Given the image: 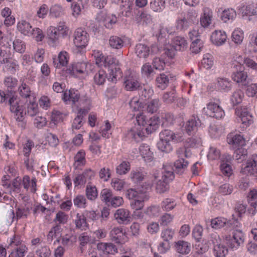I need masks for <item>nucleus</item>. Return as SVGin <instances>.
<instances>
[{"instance_id": "nucleus-36", "label": "nucleus", "mask_w": 257, "mask_h": 257, "mask_svg": "<svg viewBox=\"0 0 257 257\" xmlns=\"http://www.w3.org/2000/svg\"><path fill=\"white\" fill-rule=\"evenodd\" d=\"M74 166L75 168L84 165L86 163L85 151L83 150L78 151L74 157Z\"/></svg>"}, {"instance_id": "nucleus-58", "label": "nucleus", "mask_w": 257, "mask_h": 257, "mask_svg": "<svg viewBox=\"0 0 257 257\" xmlns=\"http://www.w3.org/2000/svg\"><path fill=\"white\" fill-rule=\"evenodd\" d=\"M233 190V186L229 184L225 183L219 187L218 192L222 195H230Z\"/></svg>"}, {"instance_id": "nucleus-44", "label": "nucleus", "mask_w": 257, "mask_h": 257, "mask_svg": "<svg viewBox=\"0 0 257 257\" xmlns=\"http://www.w3.org/2000/svg\"><path fill=\"white\" fill-rule=\"evenodd\" d=\"M235 16V11L232 9H228L222 12L221 18L224 22L226 23L230 20H233Z\"/></svg>"}, {"instance_id": "nucleus-27", "label": "nucleus", "mask_w": 257, "mask_h": 257, "mask_svg": "<svg viewBox=\"0 0 257 257\" xmlns=\"http://www.w3.org/2000/svg\"><path fill=\"white\" fill-rule=\"evenodd\" d=\"M135 52L137 55L140 58H146L149 55L150 50L147 45L139 44L136 46Z\"/></svg>"}, {"instance_id": "nucleus-38", "label": "nucleus", "mask_w": 257, "mask_h": 257, "mask_svg": "<svg viewBox=\"0 0 257 257\" xmlns=\"http://www.w3.org/2000/svg\"><path fill=\"white\" fill-rule=\"evenodd\" d=\"M192 22L193 20H190L188 17L178 19L176 22V28L179 30L186 29Z\"/></svg>"}, {"instance_id": "nucleus-31", "label": "nucleus", "mask_w": 257, "mask_h": 257, "mask_svg": "<svg viewBox=\"0 0 257 257\" xmlns=\"http://www.w3.org/2000/svg\"><path fill=\"white\" fill-rule=\"evenodd\" d=\"M86 217L85 214L77 213L75 219L76 227L81 230H85L88 227L86 222Z\"/></svg>"}, {"instance_id": "nucleus-28", "label": "nucleus", "mask_w": 257, "mask_h": 257, "mask_svg": "<svg viewBox=\"0 0 257 257\" xmlns=\"http://www.w3.org/2000/svg\"><path fill=\"white\" fill-rule=\"evenodd\" d=\"M18 30L25 35L30 36L32 30L31 24L25 20L19 21L17 25Z\"/></svg>"}, {"instance_id": "nucleus-19", "label": "nucleus", "mask_w": 257, "mask_h": 257, "mask_svg": "<svg viewBox=\"0 0 257 257\" xmlns=\"http://www.w3.org/2000/svg\"><path fill=\"white\" fill-rule=\"evenodd\" d=\"M149 195L147 192L141 193L139 198L135 199L131 202L132 207L136 210L142 209L144 206V201L148 200Z\"/></svg>"}, {"instance_id": "nucleus-18", "label": "nucleus", "mask_w": 257, "mask_h": 257, "mask_svg": "<svg viewBox=\"0 0 257 257\" xmlns=\"http://www.w3.org/2000/svg\"><path fill=\"white\" fill-rule=\"evenodd\" d=\"M110 239L117 244H122L124 234L122 230L118 227L113 228L109 233Z\"/></svg>"}, {"instance_id": "nucleus-53", "label": "nucleus", "mask_w": 257, "mask_h": 257, "mask_svg": "<svg viewBox=\"0 0 257 257\" xmlns=\"http://www.w3.org/2000/svg\"><path fill=\"white\" fill-rule=\"evenodd\" d=\"M160 105L159 99L158 98L154 99L148 103L147 110L150 113H155L158 110Z\"/></svg>"}, {"instance_id": "nucleus-8", "label": "nucleus", "mask_w": 257, "mask_h": 257, "mask_svg": "<svg viewBox=\"0 0 257 257\" xmlns=\"http://www.w3.org/2000/svg\"><path fill=\"white\" fill-rule=\"evenodd\" d=\"M94 172L91 169H86L81 174H77L73 179L75 186L84 185L87 182L89 181L94 177Z\"/></svg>"}, {"instance_id": "nucleus-26", "label": "nucleus", "mask_w": 257, "mask_h": 257, "mask_svg": "<svg viewBox=\"0 0 257 257\" xmlns=\"http://www.w3.org/2000/svg\"><path fill=\"white\" fill-rule=\"evenodd\" d=\"M12 11L9 8H5L2 10L1 15L5 18L4 24L7 26L13 25L15 22V18L13 16H11Z\"/></svg>"}, {"instance_id": "nucleus-29", "label": "nucleus", "mask_w": 257, "mask_h": 257, "mask_svg": "<svg viewBox=\"0 0 257 257\" xmlns=\"http://www.w3.org/2000/svg\"><path fill=\"white\" fill-rule=\"evenodd\" d=\"M176 50L180 51H183L187 49L188 43L184 38L176 37L174 39L173 45Z\"/></svg>"}, {"instance_id": "nucleus-49", "label": "nucleus", "mask_w": 257, "mask_h": 257, "mask_svg": "<svg viewBox=\"0 0 257 257\" xmlns=\"http://www.w3.org/2000/svg\"><path fill=\"white\" fill-rule=\"evenodd\" d=\"M247 201L250 207H257V190L250 189L248 193Z\"/></svg>"}, {"instance_id": "nucleus-2", "label": "nucleus", "mask_w": 257, "mask_h": 257, "mask_svg": "<svg viewBox=\"0 0 257 257\" xmlns=\"http://www.w3.org/2000/svg\"><path fill=\"white\" fill-rule=\"evenodd\" d=\"M103 65L108 67L111 81L116 80L117 78L121 77V72L118 65V61L112 56L105 57Z\"/></svg>"}, {"instance_id": "nucleus-1", "label": "nucleus", "mask_w": 257, "mask_h": 257, "mask_svg": "<svg viewBox=\"0 0 257 257\" xmlns=\"http://www.w3.org/2000/svg\"><path fill=\"white\" fill-rule=\"evenodd\" d=\"M164 171L162 172V178L158 180V173L154 175V181H157L156 189L159 193H162L169 189V183L174 178V175L173 169L171 167L164 168Z\"/></svg>"}, {"instance_id": "nucleus-41", "label": "nucleus", "mask_w": 257, "mask_h": 257, "mask_svg": "<svg viewBox=\"0 0 257 257\" xmlns=\"http://www.w3.org/2000/svg\"><path fill=\"white\" fill-rule=\"evenodd\" d=\"M28 252V248L25 245H21L15 250L11 252L9 257H24Z\"/></svg>"}, {"instance_id": "nucleus-64", "label": "nucleus", "mask_w": 257, "mask_h": 257, "mask_svg": "<svg viewBox=\"0 0 257 257\" xmlns=\"http://www.w3.org/2000/svg\"><path fill=\"white\" fill-rule=\"evenodd\" d=\"M136 19L138 23L143 25H146L151 21V16L144 12H142L140 15L138 16Z\"/></svg>"}, {"instance_id": "nucleus-33", "label": "nucleus", "mask_w": 257, "mask_h": 257, "mask_svg": "<svg viewBox=\"0 0 257 257\" xmlns=\"http://www.w3.org/2000/svg\"><path fill=\"white\" fill-rule=\"evenodd\" d=\"M188 165V162L183 158L176 160L174 163L175 171L180 175L182 174Z\"/></svg>"}, {"instance_id": "nucleus-13", "label": "nucleus", "mask_w": 257, "mask_h": 257, "mask_svg": "<svg viewBox=\"0 0 257 257\" xmlns=\"http://www.w3.org/2000/svg\"><path fill=\"white\" fill-rule=\"evenodd\" d=\"M201 121L197 116L192 115L187 121L185 129L187 133L191 135L197 131L198 127L201 126Z\"/></svg>"}, {"instance_id": "nucleus-59", "label": "nucleus", "mask_w": 257, "mask_h": 257, "mask_svg": "<svg viewBox=\"0 0 257 257\" xmlns=\"http://www.w3.org/2000/svg\"><path fill=\"white\" fill-rule=\"evenodd\" d=\"M163 119L162 124L164 126L172 125L174 123V117L172 114L170 113H164L161 115Z\"/></svg>"}, {"instance_id": "nucleus-62", "label": "nucleus", "mask_w": 257, "mask_h": 257, "mask_svg": "<svg viewBox=\"0 0 257 257\" xmlns=\"http://www.w3.org/2000/svg\"><path fill=\"white\" fill-rule=\"evenodd\" d=\"M203 227L199 224L195 225L192 231L193 237L197 241H199L201 239L203 234Z\"/></svg>"}, {"instance_id": "nucleus-16", "label": "nucleus", "mask_w": 257, "mask_h": 257, "mask_svg": "<svg viewBox=\"0 0 257 257\" xmlns=\"http://www.w3.org/2000/svg\"><path fill=\"white\" fill-rule=\"evenodd\" d=\"M97 249L101 251L104 254H114L118 252L116 246L112 243H98L97 245Z\"/></svg>"}, {"instance_id": "nucleus-55", "label": "nucleus", "mask_w": 257, "mask_h": 257, "mask_svg": "<svg viewBox=\"0 0 257 257\" xmlns=\"http://www.w3.org/2000/svg\"><path fill=\"white\" fill-rule=\"evenodd\" d=\"M141 70L142 74L147 77H152L155 74L153 68L149 63H146L144 64L142 67Z\"/></svg>"}, {"instance_id": "nucleus-43", "label": "nucleus", "mask_w": 257, "mask_h": 257, "mask_svg": "<svg viewBox=\"0 0 257 257\" xmlns=\"http://www.w3.org/2000/svg\"><path fill=\"white\" fill-rule=\"evenodd\" d=\"M47 35L53 43L57 44L58 43L60 35L56 29V27H50L47 30Z\"/></svg>"}, {"instance_id": "nucleus-21", "label": "nucleus", "mask_w": 257, "mask_h": 257, "mask_svg": "<svg viewBox=\"0 0 257 257\" xmlns=\"http://www.w3.org/2000/svg\"><path fill=\"white\" fill-rule=\"evenodd\" d=\"M68 53L66 51H62L59 54L58 59H53L54 65L57 68L66 66L68 64Z\"/></svg>"}, {"instance_id": "nucleus-3", "label": "nucleus", "mask_w": 257, "mask_h": 257, "mask_svg": "<svg viewBox=\"0 0 257 257\" xmlns=\"http://www.w3.org/2000/svg\"><path fill=\"white\" fill-rule=\"evenodd\" d=\"M158 117L154 116L149 119H146V117L142 113L137 115L136 120L140 125H142L148 134H150L156 131L158 127Z\"/></svg>"}, {"instance_id": "nucleus-23", "label": "nucleus", "mask_w": 257, "mask_h": 257, "mask_svg": "<svg viewBox=\"0 0 257 257\" xmlns=\"http://www.w3.org/2000/svg\"><path fill=\"white\" fill-rule=\"evenodd\" d=\"M23 98V100H21L20 97H10L8 104L10 105V110L12 112L23 107V104L27 101V97Z\"/></svg>"}, {"instance_id": "nucleus-25", "label": "nucleus", "mask_w": 257, "mask_h": 257, "mask_svg": "<svg viewBox=\"0 0 257 257\" xmlns=\"http://www.w3.org/2000/svg\"><path fill=\"white\" fill-rule=\"evenodd\" d=\"M177 251L182 254H187L191 251V244L188 242L179 240L175 245Z\"/></svg>"}, {"instance_id": "nucleus-61", "label": "nucleus", "mask_w": 257, "mask_h": 257, "mask_svg": "<svg viewBox=\"0 0 257 257\" xmlns=\"http://www.w3.org/2000/svg\"><path fill=\"white\" fill-rule=\"evenodd\" d=\"M65 117V115L61 112L57 110H54L52 112L51 118V121L56 124L60 122L63 121Z\"/></svg>"}, {"instance_id": "nucleus-37", "label": "nucleus", "mask_w": 257, "mask_h": 257, "mask_svg": "<svg viewBox=\"0 0 257 257\" xmlns=\"http://www.w3.org/2000/svg\"><path fill=\"white\" fill-rule=\"evenodd\" d=\"M109 46L113 49H121L124 44V41L116 36H111L109 39Z\"/></svg>"}, {"instance_id": "nucleus-35", "label": "nucleus", "mask_w": 257, "mask_h": 257, "mask_svg": "<svg viewBox=\"0 0 257 257\" xmlns=\"http://www.w3.org/2000/svg\"><path fill=\"white\" fill-rule=\"evenodd\" d=\"M213 252L215 257H225L228 253V248L221 242L219 245L213 246Z\"/></svg>"}, {"instance_id": "nucleus-54", "label": "nucleus", "mask_w": 257, "mask_h": 257, "mask_svg": "<svg viewBox=\"0 0 257 257\" xmlns=\"http://www.w3.org/2000/svg\"><path fill=\"white\" fill-rule=\"evenodd\" d=\"M106 74L104 71H98L94 76V82L97 85H102L106 79Z\"/></svg>"}, {"instance_id": "nucleus-52", "label": "nucleus", "mask_w": 257, "mask_h": 257, "mask_svg": "<svg viewBox=\"0 0 257 257\" xmlns=\"http://www.w3.org/2000/svg\"><path fill=\"white\" fill-rule=\"evenodd\" d=\"M203 47V43L199 38L193 40L190 46V50L192 53H198Z\"/></svg>"}, {"instance_id": "nucleus-60", "label": "nucleus", "mask_w": 257, "mask_h": 257, "mask_svg": "<svg viewBox=\"0 0 257 257\" xmlns=\"http://www.w3.org/2000/svg\"><path fill=\"white\" fill-rule=\"evenodd\" d=\"M13 47L17 52L21 53L25 50L26 46L25 43L20 39H16L13 42Z\"/></svg>"}, {"instance_id": "nucleus-34", "label": "nucleus", "mask_w": 257, "mask_h": 257, "mask_svg": "<svg viewBox=\"0 0 257 257\" xmlns=\"http://www.w3.org/2000/svg\"><path fill=\"white\" fill-rule=\"evenodd\" d=\"M161 205L164 211L169 212L176 207L177 203L174 199L168 198L162 201Z\"/></svg>"}, {"instance_id": "nucleus-9", "label": "nucleus", "mask_w": 257, "mask_h": 257, "mask_svg": "<svg viewBox=\"0 0 257 257\" xmlns=\"http://www.w3.org/2000/svg\"><path fill=\"white\" fill-rule=\"evenodd\" d=\"M234 222L230 220H228L226 218L218 217L212 219L211 220V226L215 229H219L224 227L226 230H230L234 228Z\"/></svg>"}, {"instance_id": "nucleus-15", "label": "nucleus", "mask_w": 257, "mask_h": 257, "mask_svg": "<svg viewBox=\"0 0 257 257\" xmlns=\"http://www.w3.org/2000/svg\"><path fill=\"white\" fill-rule=\"evenodd\" d=\"M227 141L230 145H232L235 148L245 145V139L239 134L230 133L227 137Z\"/></svg>"}, {"instance_id": "nucleus-50", "label": "nucleus", "mask_w": 257, "mask_h": 257, "mask_svg": "<svg viewBox=\"0 0 257 257\" xmlns=\"http://www.w3.org/2000/svg\"><path fill=\"white\" fill-rule=\"evenodd\" d=\"M158 149L162 152L169 153L173 150L170 142L165 141L160 139V141L157 143Z\"/></svg>"}, {"instance_id": "nucleus-42", "label": "nucleus", "mask_w": 257, "mask_h": 257, "mask_svg": "<svg viewBox=\"0 0 257 257\" xmlns=\"http://www.w3.org/2000/svg\"><path fill=\"white\" fill-rule=\"evenodd\" d=\"M38 112V104L34 100V98L32 100H30L29 103L27 105V112L28 115L32 117L36 115Z\"/></svg>"}, {"instance_id": "nucleus-20", "label": "nucleus", "mask_w": 257, "mask_h": 257, "mask_svg": "<svg viewBox=\"0 0 257 257\" xmlns=\"http://www.w3.org/2000/svg\"><path fill=\"white\" fill-rule=\"evenodd\" d=\"M87 66L88 64L85 62L77 63L73 64L72 68H69L67 69V71L73 75L77 74H87Z\"/></svg>"}, {"instance_id": "nucleus-63", "label": "nucleus", "mask_w": 257, "mask_h": 257, "mask_svg": "<svg viewBox=\"0 0 257 257\" xmlns=\"http://www.w3.org/2000/svg\"><path fill=\"white\" fill-rule=\"evenodd\" d=\"M36 254L39 257H49L51 255V251L49 247L44 246L36 250Z\"/></svg>"}, {"instance_id": "nucleus-46", "label": "nucleus", "mask_w": 257, "mask_h": 257, "mask_svg": "<svg viewBox=\"0 0 257 257\" xmlns=\"http://www.w3.org/2000/svg\"><path fill=\"white\" fill-rule=\"evenodd\" d=\"M86 195L88 199L91 200H95L98 195L95 186H92L88 183L86 186Z\"/></svg>"}, {"instance_id": "nucleus-51", "label": "nucleus", "mask_w": 257, "mask_h": 257, "mask_svg": "<svg viewBox=\"0 0 257 257\" xmlns=\"http://www.w3.org/2000/svg\"><path fill=\"white\" fill-rule=\"evenodd\" d=\"M130 164L128 162L123 161L116 169V173L119 175L126 174L130 170Z\"/></svg>"}, {"instance_id": "nucleus-4", "label": "nucleus", "mask_w": 257, "mask_h": 257, "mask_svg": "<svg viewBox=\"0 0 257 257\" xmlns=\"http://www.w3.org/2000/svg\"><path fill=\"white\" fill-rule=\"evenodd\" d=\"M227 244L231 248H237L243 244L244 241V235L241 230L236 229L233 232L232 238L230 236L225 237Z\"/></svg>"}, {"instance_id": "nucleus-47", "label": "nucleus", "mask_w": 257, "mask_h": 257, "mask_svg": "<svg viewBox=\"0 0 257 257\" xmlns=\"http://www.w3.org/2000/svg\"><path fill=\"white\" fill-rule=\"evenodd\" d=\"M113 197L112 192L111 190L105 188L101 190L100 194V197L102 201L106 205L108 204L110 200Z\"/></svg>"}, {"instance_id": "nucleus-45", "label": "nucleus", "mask_w": 257, "mask_h": 257, "mask_svg": "<svg viewBox=\"0 0 257 257\" xmlns=\"http://www.w3.org/2000/svg\"><path fill=\"white\" fill-rule=\"evenodd\" d=\"M165 2L162 0H151L150 6L153 11L160 12L165 8Z\"/></svg>"}, {"instance_id": "nucleus-11", "label": "nucleus", "mask_w": 257, "mask_h": 257, "mask_svg": "<svg viewBox=\"0 0 257 257\" xmlns=\"http://www.w3.org/2000/svg\"><path fill=\"white\" fill-rule=\"evenodd\" d=\"M114 216L119 224H126L131 221L130 211L124 208L118 209L114 213Z\"/></svg>"}, {"instance_id": "nucleus-7", "label": "nucleus", "mask_w": 257, "mask_h": 257, "mask_svg": "<svg viewBox=\"0 0 257 257\" xmlns=\"http://www.w3.org/2000/svg\"><path fill=\"white\" fill-rule=\"evenodd\" d=\"M240 172L246 175L257 173V155L253 154L246 161L245 165L241 169Z\"/></svg>"}, {"instance_id": "nucleus-24", "label": "nucleus", "mask_w": 257, "mask_h": 257, "mask_svg": "<svg viewBox=\"0 0 257 257\" xmlns=\"http://www.w3.org/2000/svg\"><path fill=\"white\" fill-rule=\"evenodd\" d=\"M231 157L228 155L226 157V162L224 160H222L220 165V170L222 174L225 176L229 177L232 174V170L231 167L229 164V163L231 161Z\"/></svg>"}, {"instance_id": "nucleus-40", "label": "nucleus", "mask_w": 257, "mask_h": 257, "mask_svg": "<svg viewBox=\"0 0 257 257\" xmlns=\"http://www.w3.org/2000/svg\"><path fill=\"white\" fill-rule=\"evenodd\" d=\"M169 79L168 76L164 73L161 74L156 78V83L158 87L164 89L168 85Z\"/></svg>"}, {"instance_id": "nucleus-12", "label": "nucleus", "mask_w": 257, "mask_h": 257, "mask_svg": "<svg viewBox=\"0 0 257 257\" xmlns=\"http://www.w3.org/2000/svg\"><path fill=\"white\" fill-rule=\"evenodd\" d=\"M32 208V203L28 201L22 204L17 208L16 214L17 219L27 218L28 216L30 214V211Z\"/></svg>"}, {"instance_id": "nucleus-48", "label": "nucleus", "mask_w": 257, "mask_h": 257, "mask_svg": "<svg viewBox=\"0 0 257 257\" xmlns=\"http://www.w3.org/2000/svg\"><path fill=\"white\" fill-rule=\"evenodd\" d=\"M4 84L8 88V90L11 94H13L12 89L15 88L18 84V80L12 77H7L4 80Z\"/></svg>"}, {"instance_id": "nucleus-39", "label": "nucleus", "mask_w": 257, "mask_h": 257, "mask_svg": "<svg viewBox=\"0 0 257 257\" xmlns=\"http://www.w3.org/2000/svg\"><path fill=\"white\" fill-rule=\"evenodd\" d=\"M212 17V12L209 10H205L200 18L201 25L203 27H208L211 24Z\"/></svg>"}, {"instance_id": "nucleus-6", "label": "nucleus", "mask_w": 257, "mask_h": 257, "mask_svg": "<svg viewBox=\"0 0 257 257\" xmlns=\"http://www.w3.org/2000/svg\"><path fill=\"white\" fill-rule=\"evenodd\" d=\"M74 44L77 48H84L88 44L89 35L81 28H78L74 34Z\"/></svg>"}, {"instance_id": "nucleus-10", "label": "nucleus", "mask_w": 257, "mask_h": 257, "mask_svg": "<svg viewBox=\"0 0 257 257\" xmlns=\"http://www.w3.org/2000/svg\"><path fill=\"white\" fill-rule=\"evenodd\" d=\"M205 112L210 117L217 119L222 118L224 114L222 109L214 102H210L207 105Z\"/></svg>"}, {"instance_id": "nucleus-14", "label": "nucleus", "mask_w": 257, "mask_h": 257, "mask_svg": "<svg viewBox=\"0 0 257 257\" xmlns=\"http://www.w3.org/2000/svg\"><path fill=\"white\" fill-rule=\"evenodd\" d=\"M124 85L125 89L128 91H135L140 87V83L137 78L132 74L126 76L124 78Z\"/></svg>"}, {"instance_id": "nucleus-32", "label": "nucleus", "mask_w": 257, "mask_h": 257, "mask_svg": "<svg viewBox=\"0 0 257 257\" xmlns=\"http://www.w3.org/2000/svg\"><path fill=\"white\" fill-rule=\"evenodd\" d=\"M208 241L203 240V242L199 244L196 247V252L195 256L206 257L205 253L209 249Z\"/></svg>"}, {"instance_id": "nucleus-22", "label": "nucleus", "mask_w": 257, "mask_h": 257, "mask_svg": "<svg viewBox=\"0 0 257 257\" xmlns=\"http://www.w3.org/2000/svg\"><path fill=\"white\" fill-rule=\"evenodd\" d=\"M142 125H140L138 123L137 125L132 127L127 133L128 137H130L136 141H139V139H141L144 136L143 132L144 128L141 127Z\"/></svg>"}, {"instance_id": "nucleus-5", "label": "nucleus", "mask_w": 257, "mask_h": 257, "mask_svg": "<svg viewBox=\"0 0 257 257\" xmlns=\"http://www.w3.org/2000/svg\"><path fill=\"white\" fill-rule=\"evenodd\" d=\"M235 114L240 118L243 127H246L253 122L252 116L245 107L237 106L235 108Z\"/></svg>"}, {"instance_id": "nucleus-17", "label": "nucleus", "mask_w": 257, "mask_h": 257, "mask_svg": "<svg viewBox=\"0 0 257 257\" xmlns=\"http://www.w3.org/2000/svg\"><path fill=\"white\" fill-rule=\"evenodd\" d=\"M226 39L227 36L224 32L217 30L212 33L210 38L212 43L216 46H220L224 44Z\"/></svg>"}, {"instance_id": "nucleus-56", "label": "nucleus", "mask_w": 257, "mask_h": 257, "mask_svg": "<svg viewBox=\"0 0 257 257\" xmlns=\"http://www.w3.org/2000/svg\"><path fill=\"white\" fill-rule=\"evenodd\" d=\"M219 89L224 91H228L231 87V83L226 78H218L217 79Z\"/></svg>"}, {"instance_id": "nucleus-30", "label": "nucleus", "mask_w": 257, "mask_h": 257, "mask_svg": "<svg viewBox=\"0 0 257 257\" xmlns=\"http://www.w3.org/2000/svg\"><path fill=\"white\" fill-rule=\"evenodd\" d=\"M232 79L237 83H241L242 85H246L247 74L243 70L234 72L232 75Z\"/></svg>"}, {"instance_id": "nucleus-57", "label": "nucleus", "mask_w": 257, "mask_h": 257, "mask_svg": "<svg viewBox=\"0 0 257 257\" xmlns=\"http://www.w3.org/2000/svg\"><path fill=\"white\" fill-rule=\"evenodd\" d=\"M129 104L134 111H139L144 107V104L140 101L139 97H133L130 101Z\"/></svg>"}]
</instances>
